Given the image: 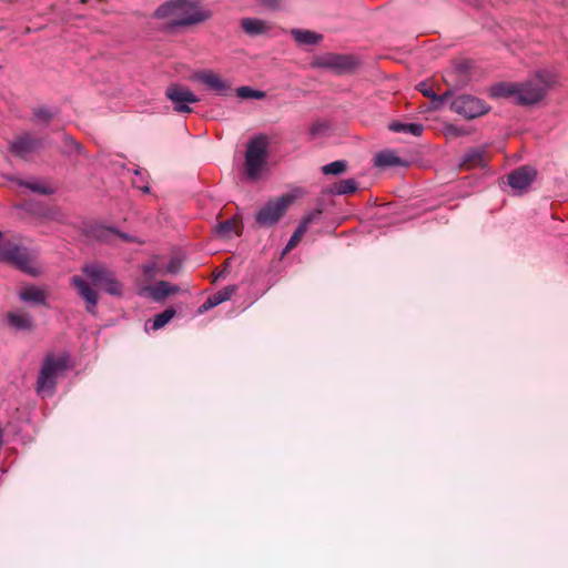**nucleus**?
I'll return each instance as SVG.
<instances>
[{
    "label": "nucleus",
    "mask_w": 568,
    "mask_h": 568,
    "mask_svg": "<svg viewBox=\"0 0 568 568\" xmlns=\"http://www.w3.org/2000/svg\"><path fill=\"white\" fill-rule=\"evenodd\" d=\"M90 283L82 276L74 275L70 284L75 288L79 296L85 303V311L95 316L98 314V292L91 286H98L111 296L121 297L123 295V284L116 278L115 274L99 263L85 264L81 268Z\"/></svg>",
    "instance_id": "f257e3e1"
},
{
    "label": "nucleus",
    "mask_w": 568,
    "mask_h": 568,
    "mask_svg": "<svg viewBox=\"0 0 568 568\" xmlns=\"http://www.w3.org/2000/svg\"><path fill=\"white\" fill-rule=\"evenodd\" d=\"M555 84L556 77L541 70L523 82L498 83L493 87L491 94L497 98H513L517 104L527 106L540 102Z\"/></svg>",
    "instance_id": "f03ea898"
},
{
    "label": "nucleus",
    "mask_w": 568,
    "mask_h": 568,
    "mask_svg": "<svg viewBox=\"0 0 568 568\" xmlns=\"http://www.w3.org/2000/svg\"><path fill=\"white\" fill-rule=\"evenodd\" d=\"M69 362L70 356L67 353L45 355L36 383L37 393L40 395L53 394L57 378L68 371Z\"/></svg>",
    "instance_id": "7ed1b4c3"
},
{
    "label": "nucleus",
    "mask_w": 568,
    "mask_h": 568,
    "mask_svg": "<svg viewBox=\"0 0 568 568\" xmlns=\"http://www.w3.org/2000/svg\"><path fill=\"white\" fill-rule=\"evenodd\" d=\"M268 138L265 134L253 136L245 151V173L251 181L257 180L267 166Z\"/></svg>",
    "instance_id": "20e7f679"
},
{
    "label": "nucleus",
    "mask_w": 568,
    "mask_h": 568,
    "mask_svg": "<svg viewBox=\"0 0 568 568\" xmlns=\"http://www.w3.org/2000/svg\"><path fill=\"white\" fill-rule=\"evenodd\" d=\"M313 67L328 70L335 74L354 72L359 65V59L354 54L327 52L313 60Z\"/></svg>",
    "instance_id": "39448f33"
},
{
    "label": "nucleus",
    "mask_w": 568,
    "mask_h": 568,
    "mask_svg": "<svg viewBox=\"0 0 568 568\" xmlns=\"http://www.w3.org/2000/svg\"><path fill=\"white\" fill-rule=\"evenodd\" d=\"M294 196L283 194L275 200L267 201L256 213L255 221L260 226L268 227L276 224L294 202Z\"/></svg>",
    "instance_id": "423d86ee"
},
{
    "label": "nucleus",
    "mask_w": 568,
    "mask_h": 568,
    "mask_svg": "<svg viewBox=\"0 0 568 568\" xmlns=\"http://www.w3.org/2000/svg\"><path fill=\"white\" fill-rule=\"evenodd\" d=\"M211 18V12L203 10L190 0H183L181 10L176 12L175 19H172L164 26V30L172 32L180 27H189L206 21Z\"/></svg>",
    "instance_id": "0eeeda50"
},
{
    "label": "nucleus",
    "mask_w": 568,
    "mask_h": 568,
    "mask_svg": "<svg viewBox=\"0 0 568 568\" xmlns=\"http://www.w3.org/2000/svg\"><path fill=\"white\" fill-rule=\"evenodd\" d=\"M0 261L10 263L26 273L36 275L31 255L26 247L12 243L1 244Z\"/></svg>",
    "instance_id": "6e6552de"
},
{
    "label": "nucleus",
    "mask_w": 568,
    "mask_h": 568,
    "mask_svg": "<svg viewBox=\"0 0 568 568\" xmlns=\"http://www.w3.org/2000/svg\"><path fill=\"white\" fill-rule=\"evenodd\" d=\"M450 109L466 119L481 116L489 110L483 100L468 94L456 97L450 103Z\"/></svg>",
    "instance_id": "1a4fd4ad"
},
{
    "label": "nucleus",
    "mask_w": 568,
    "mask_h": 568,
    "mask_svg": "<svg viewBox=\"0 0 568 568\" xmlns=\"http://www.w3.org/2000/svg\"><path fill=\"white\" fill-rule=\"evenodd\" d=\"M165 97L172 102L173 109L179 113H191L190 104L197 103L200 99L186 87L172 83L165 90Z\"/></svg>",
    "instance_id": "9d476101"
},
{
    "label": "nucleus",
    "mask_w": 568,
    "mask_h": 568,
    "mask_svg": "<svg viewBox=\"0 0 568 568\" xmlns=\"http://www.w3.org/2000/svg\"><path fill=\"white\" fill-rule=\"evenodd\" d=\"M40 148H42V140L28 132L17 136L9 144L10 152L22 159Z\"/></svg>",
    "instance_id": "9b49d317"
},
{
    "label": "nucleus",
    "mask_w": 568,
    "mask_h": 568,
    "mask_svg": "<svg viewBox=\"0 0 568 568\" xmlns=\"http://www.w3.org/2000/svg\"><path fill=\"white\" fill-rule=\"evenodd\" d=\"M537 176V170L530 165H523L508 174V184L519 194L528 190Z\"/></svg>",
    "instance_id": "f8f14e48"
},
{
    "label": "nucleus",
    "mask_w": 568,
    "mask_h": 568,
    "mask_svg": "<svg viewBox=\"0 0 568 568\" xmlns=\"http://www.w3.org/2000/svg\"><path fill=\"white\" fill-rule=\"evenodd\" d=\"M194 80L201 82L216 94L226 97L232 91V83L213 71H201L194 74Z\"/></svg>",
    "instance_id": "ddd939ff"
},
{
    "label": "nucleus",
    "mask_w": 568,
    "mask_h": 568,
    "mask_svg": "<svg viewBox=\"0 0 568 568\" xmlns=\"http://www.w3.org/2000/svg\"><path fill=\"white\" fill-rule=\"evenodd\" d=\"M321 214H322V210H315V211L306 214L302 219V221L300 222L298 226L296 227V230L292 234L291 239L288 240V242H287V244L285 246L284 253H287V252L292 251L300 243V241L302 240L303 235L307 231L308 226L313 222L317 221L320 219Z\"/></svg>",
    "instance_id": "4468645a"
},
{
    "label": "nucleus",
    "mask_w": 568,
    "mask_h": 568,
    "mask_svg": "<svg viewBox=\"0 0 568 568\" xmlns=\"http://www.w3.org/2000/svg\"><path fill=\"white\" fill-rule=\"evenodd\" d=\"M486 151L484 148H471L467 150L459 160V166L463 169H475L486 166Z\"/></svg>",
    "instance_id": "2eb2a0df"
},
{
    "label": "nucleus",
    "mask_w": 568,
    "mask_h": 568,
    "mask_svg": "<svg viewBox=\"0 0 568 568\" xmlns=\"http://www.w3.org/2000/svg\"><path fill=\"white\" fill-rule=\"evenodd\" d=\"M241 27L243 31L251 37L266 33L271 29L266 21L258 18H243L241 20Z\"/></svg>",
    "instance_id": "dca6fc26"
},
{
    "label": "nucleus",
    "mask_w": 568,
    "mask_h": 568,
    "mask_svg": "<svg viewBox=\"0 0 568 568\" xmlns=\"http://www.w3.org/2000/svg\"><path fill=\"white\" fill-rule=\"evenodd\" d=\"M19 297L23 302L39 304V305H47V298H45L44 292L33 285L23 287L19 293Z\"/></svg>",
    "instance_id": "f3484780"
},
{
    "label": "nucleus",
    "mask_w": 568,
    "mask_h": 568,
    "mask_svg": "<svg viewBox=\"0 0 568 568\" xmlns=\"http://www.w3.org/2000/svg\"><path fill=\"white\" fill-rule=\"evenodd\" d=\"M291 34L302 45H315L323 39L322 34L304 29H292Z\"/></svg>",
    "instance_id": "a211bd4d"
},
{
    "label": "nucleus",
    "mask_w": 568,
    "mask_h": 568,
    "mask_svg": "<svg viewBox=\"0 0 568 568\" xmlns=\"http://www.w3.org/2000/svg\"><path fill=\"white\" fill-rule=\"evenodd\" d=\"M215 234L222 239H231L233 234H240L241 225L237 220L229 219L219 223L214 229Z\"/></svg>",
    "instance_id": "6ab92c4d"
},
{
    "label": "nucleus",
    "mask_w": 568,
    "mask_h": 568,
    "mask_svg": "<svg viewBox=\"0 0 568 568\" xmlns=\"http://www.w3.org/2000/svg\"><path fill=\"white\" fill-rule=\"evenodd\" d=\"M183 0H168L156 8L154 17L158 19H165L169 17H176V12L181 10Z\"/></svg>",
    "instance_id": "aec40b11"
},
{
    "label": "nucleus",
    "mask_w": 568,
    "mask_h": 568,
    "mask_svg": "<svg viewBox=\"0 0 568 568\" xmlns=\"http://www.w3.org/2000/svg\"><path fill=\"white\" fill-rule=\"evenodd\" d=\"M374 163L381 168L402 165L403 161L394 151L385 150L378 152L374 158Z\"/></svg>",
    "instance_id": "412c9836"
},
{
    "label": "nucleus",
    "mask_w": 568,
    "mask_h": 568,
    "mask_svg": "<svg viewBox=\"0 0 568 568\" xmlns=\"http://www.w3.org/2000/svg\"><path fill=\"white\" fill-rule=\"evenodd\" d=\"M358 183L354 179H346L334 183L328 192L333 195L353 194L357 191Z\"/></svg>",
    "instance_id": "4be33fe9"
},
{
    "label": "nucleus",
    "mask_w": 568,
    "mask_h": 568,
    "mask_svg": "<svg viewBox=\"0 0 568 568\" xmlns=\"http://www.w3.org/2000/svg\"><path fill=\"white\" fill-rule=\"evenodd\" d=\"M388 129L393 132H403L414 136L422 135L424 131V126L419 123H402L399 121L389 123Z\"/></svg>",
    "instance_id": "5701e85b"
},
{
    "label": "nucleus",
    "mask_w": 568,
    "mask_h": 568,
    "mask_svg": "<svg viewBox=\"0 0 568 568\" xmlns=\"http://www.w3.org/2000/svg\"><path fill=\"white\" fill-rule=\"evenodd\" d=\"M61 153L67 156H72L82 153V145L77 142L71 135L63 134Z\"/></svg>",
    "instance_id": "b1692460"
},
{
    "label": "nucleus",
    "mask_w": 568,
    "mask_h": 568,
    "mask_svg": "<svg viewBox=\"0 0 568 568\" xmlns=\"http://www.w3.org/2000/svg\"><path fill=\"white\" fill-rule=\"evenodd\" d=\"M17 183L20 186H24L28 190H30L33 193H39L42 195H51L54 193V190L44 183L36 182V181H23V180H16Z\"/></svg>",
    "instance_id": "393cba45"
},
{
    "label": "nucleus",
    "mask_w": 568,
    "mask_h": 568,
    "mask_svg": "<svg viewBox=\"0 0 568 568\" xmlns=\"http://www.w3.org/2000/svg\"><path fill=\"white\" fill-rule=\"evenodd\" d=\"M179 291L178 286L171 285L168 282L161 281L159 282L152 290V296L155 301H161L170 294L176 293Z\"/></svg>",
    "instance_id": "a878e982"
},
{
    "label": "nucleus",
    "mask_w": 568,
    "mask_h": 568,
    "mask_svg": "<svg viewBox=\"0 0 568 568\" xmlns=\"http://www.w3.org/2000/svg\"><path fill=\"white\" fill-rule=\"evenodd\" d=\"M8 321L17 329H30L32 327V318L29 315L9 313Z\"/></svg>",
    "instance_id": "bb28decb"
},
{
    "label": "nucleus",
    "mask_w": 568,
    "mask_h": 568,
    "mask_svg": "<svg viewBox=\"0 0 568 568\" xmlns=\"http://www.w3.org/2000/svg\"><path fill=\"white\" fill-rule=\"evenodd\" d=\"M419 91L427 98H429L432 100V103H433V106L435 109L439 108L442 105V103L448 98L449 95V92H446L445 94L443 95H437L435 94V92L433 91V89L426 83V82H422L419 83Z\"/></svg>",
    "instance_id": "cd10ccee"
},
{
    "label": "nucleus",
    "mask_w": 568,
    "mask_h": 568,
    "mask_svg": "<svg viewBox=\"0 0 568 568\" xmlns=\"http://www.w3.org/2000/svg\"><path fill=\"white\" fill-rule=\"evenodd\" d=\"M175 315V310L172 307H169L164 310L163 312L156 314L152 321L151 328L153 331H158L165 326Z\"/></svg>",
    "instance_id": "c85d7f7f"
},
{
    "label": "nucleus",
    "mask_w": 568,
    "mask_h": 568,
    "mask_svg": "<svg viewBox=\"0 0 568 568\" xmlns=\"http://www.w3.org/2000/svg\"><path fill=\"white\" fill-rule=\"evenodd\" d=\"M347 169V162L344 160H338L331 162L326 165L322 166V172L325 175H339L344 173Z\"/></svg>",
    "instance_id": "c756f323"
},
{
    "label": "nucleus",
    "mask_w": 568,
    "mask_h": 568,
    "mask_svg": "<svg viewBox=\"0 0 568 568\" xmlns=\"http://www.w3.org/2000/svg\"><path fill=\"white\" fill-rule=\"evenodd\" d=\"M236 95L241 99H264L266 93L264 91L254 90L251 87H240L236 89Z\"/></svg>",
    "instance_id": "7c9ffc66"
},
{
    "label": "nucleus",
    "mask_w": 568,
    "mask_h": 568,
    "mask_svg": "<svg viewBox=\"0 0 568 568\" xmlns=\"http://www.w3.org/2000/svg\"><path fill=\"white\" fill-rule=\"evenodd\" d=\"M236 290V285H227L220 290L219 292H216L215 294H213L212 296L217 303V305H220L221 303L229 301L235 294Z\"/></svg>",
    "instance_id": "2f4dec72"
},
{
    "label": "nucleus",
    "mask_w": 568,
    "mask_h": 568,
    "mask_svg": "<svg viewBox=\"0 0 568 568\" xmlns=\"http://www.w3.org/2000/svg\"><path fill=\"white\" fill-rule=\"evenodd\" d=\"M33 115L37 120L42 121L44 123H49L55 115V112H52L50 109L45 106H42L34 110Z\"/></svg>",
    "instance_id": "473e14b6"
},
{
    "label": "nucleus",
    "mask_w": 568,
    "mask_h": 568,
    "mask_svg": "<svg viewBox=\"0 0 568 568\" xmlns=\"http://www.w3.org/2000/svg\"><path fill=\"white\" fill-rule=\"evenodd\" d=\"M327 129H328V125L325 122H315L310 126L308 133H310L311 138H317L322 133H324Z\"/></svg>",
    "instance_id": "72a5a7b5"
},
{
    "label": "nucleus",
    "mask_w": 568,
    "mask_h": 568,
    "mask_svg": "<svg viewBox=\"0 0 568 568\" xmlns=\"http://www.w3.org/2000/svg\"><path fill=\"white\" fill-rule=\"evenodd\" d=\"M181 267V263L178 258H172L166 266L168 273L176 274Z\"/></svg>",
    "instance_id": "f704fd0d"
},
{
    "label": "nucleus",
    "mask_w": 568,
    "mask_h": 568,
    "mask_svg": "<svg viewBox=\"0 0 568 568\" xmlns=\"http://www.w3.org/2000/svg\"><path fill=\"white\" fill-rule=\"evenodd\" d=\"M217 306V303L213 298V296H210L199 308L200 313L206 312L213 307Z\"/></svg>",
    "instance_id": "c9c22d12"
},
{
    "label": "nucleus",
    "mask_w": 568,
    "mask_h": 568,
    "mask_svg": "<svg viewBox=\"0 0 568 568\" xmlns=\"http://www.w3.org/2000/svg\"><path fill=\"white\" fill-rule=\"evenodd\" d=\"M264 7L271 10H278L281 8L282 0H258Z\"/></svg>",
    "instance_id": "e433bc0d"
},
{
    "label": "nucleus",
    "mask_w": 568,
    "mask_h": 568,
    "mask_svg": "<svg viewBox=\"0 0 568 568\" xmlns=\"http://www.w3.org/2000/svg\"><path fill=\"white\" fill-rule=\"evenodd\" d=\"M110 231L115 233L120 239H122L125 242H133V241H135V239L133 236H131L130 234H126V233H123V232H120V231H114V230H111V229H110Z\"/></svg>",
    "instance_id": "4c0bfd02"
},
{
    "label": "nucleus",
    "mask_w": 568,
    "mask_h": 568,
    "mask_svg": "<svg viewBox=\"0 0 568 568\" xmlns=\"http://www.w3.org/2000/svg\"><path fill=\"white\" fill-rule=\"evenodd\" d=\"M143 190H144V192H149L150 189L148 186H145Z\"/></svg>",
    "instance_id": "58836bf2"
},
{
    "label": "nucleus",
    "mask_w": 568,
    "mask_h": 568,
    "mask_svg": "<svg viewBox=\"0 0 568 568\" xmlns=\"http://www.w3.org/2000/svg\"><path fill=\"white\" fill-rule=\"evenodd\" d=\"M2 236H3V234H2V232L0 231V239H2Z\"/></svg>",
    "instance_id": "ea45409f"
},
{
    "label": "nucleus",
    "mask_w": 568,
    "mask_h": 568,
    "mask_svg": "<svg viewBox=\"0 0 568 568\" xmlns=\"http://www.w3.org/2000/svg\"><path fill=\"white\" fill-rule=\"evenodd\" d=\"M88 0H81L82 3H85Z\"/></svg>",
    "instance_id": "a19ab883"
}]
</instances>
